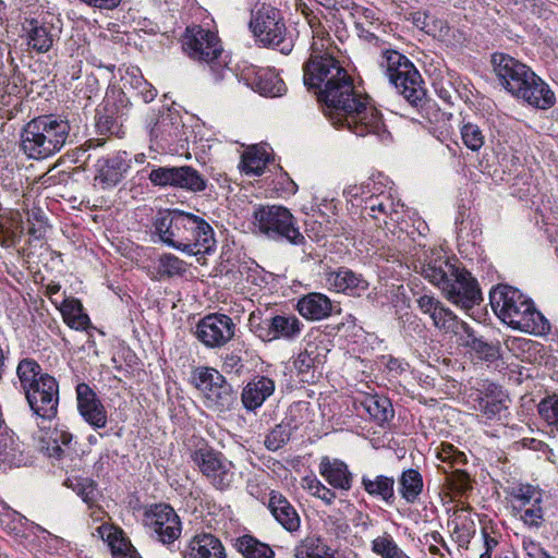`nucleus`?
<instances>
[{"label": "nucleus", "instance_id": "nucleus-55", "mask_svg": "<svg viewBox=\"0 0 558 558\" xmlns=\"http://www.w3.org/2000/svg\"><path fill=\"white\" fill-rule=\"evenodd\" d=\"M518 514L524 524L529 526L538 527L544 521L542 502L533 504L525 509L523 508V510Z\"/></svg>", "mask_w": 558, "mask_h": 558}, {"label": "nucleus", "instance_id": "nucleus-33", "mask_svg": "<svg viewBox=\"0 0 558 558\" xmlns=\"http://www.w3.org/2000/svg\"><path fill=\"white\" fill-rule=\"evenodd\" d=\"M423 476L417 470H404L399 478V493L408 504H414L418 500L423 492Z\"/></svg>", "mask_w": 558, "mask_h": 558}, {"label": "nucleus", "instance_id": "nucleus-62", "mask_svg": "<svg viewBox=\"0 0 558 558\" xmlns=\"http://www.w3.org/2000/svg\"><path fill=\"white\" fill-rule=\"evenodd\" d=\"M46 452L50 458L61 459L64 454V449L58 442L50 440L46 447Z\"/></svg>", "mask_w": 558, "mask_h": 558}, {"label": "nucleus", "instance_id": "nucleus-23", "mask_svg": "<svg viewBox=\"0 0 558 558\" xmlns=\"http://www.w3.org/2000/svg\"><path fill=\"white\" fill-rule=\"evenodd\" d=\"M296 310L301 316L308 320H322L335 312H340V308L336 310L327 295L318 292H311L302 296L298 301Z\"/></svg>", "mask_w": 558, "mask_h": 558}, {"label": "nucleus", "instance_id": "nucleus-39", "mask_svg": "<svg viewBox=\"0 0 558 558\" xmlns=\"http://www.w3.org/2000/svg\"><path fill=\"white\" fill-rule=\"evenodd\" d=\"M101 537H107L112 554L118 558H135V549L131 543L121 535V531L111 526L101 525L98 527Z\"/></svg>", "mask_w": 558, "mask_h": 558}, {"label": "nucleus", "instance_id": "nucleus-25", "mask_svg": "<svg viewBox=\"0 0 558 558\" xmlns=\"http://www.w3.org/2000/svg\"><path fill=\"white\" fill-rule=\"evenodd\" d=\"M319 473L335 489L348 492L352 487L353 474L347 463L339 459L323 457L319 463Z\"/></svg>", "mask_w": 558, "mask_h": 558}, {"label": "nucleus", "instance_id": "nucleus-61", "mask_svg": "<svg viewBox=\"0 0 558 558\" xmlns=\"http://www.w3.org/2000/svg\"><path fill=\"white\" fill-rule=\"evenodd\" d=\"M523 548L530 558L538 557L544 550L533 541H523Z\"/></svg>", "mask_w": 558, "mask_h": 558}, {"label": "nucleus", "instance_id": "nucleus-59", "mask_svg": "<svg viewBox=\"0 0 558 558\" xmlns=\"http://www.w3.org/2000/svg\"><path fill=\"white\" fill-rule=\"evenodd\" d=\"M49 439L53 442H58L63 448V446L66 447L71 444L73 436L69 432L54 429L49 436Z\"/></svg>", "mask_w": 558, "mask_h": 558}, {"label": "nucleus", "instance_id": "nucleus-44", "mask_svg": "<svg viewBox=\"0 0 558 558\" xmlns=\"http://www.w3.org/2000/svg\"><path fill=\"white\" fill-rule=\"evenodd\" d=\"M291 434L290 423L282 422L266 435L264 445L268 450L277 451L290 440Z\"/></svg>", "mask_w": 558, "mask_h": 558}, {"label": "nucleus", "instance_id": "nucleus-54", "mask_svg": "<svg viewBox=\"0 0 558 558\" xmlns=\"http://www.w3.org/2000/svg\"><path fill=\"white\" fill-rule=\"evenodd\" d=\"M121 125L119 117H114L108 109L105 113L98 114L96 126L100 134H119Z\"/></svg>", "mask_w": 558, "mask_h": 558}, {"label": "nucleus", "instance_id": "nucleus-28", "mask_svg": "<svg viewBox=\"0 0 558 558\" xmlns=\"http://www.w3.org/2000/svg\"><path fill=\"white\" fill-rule=\"evenodd\" d=\"M295 558H340L339 551L322 536H306L295 547Z\"/></svg>", "mask_w": 558, "mask_h": 558}, {"label": "nucleus", "instance_id": "nucleus-58", "mask_svg": "<svg viewBox=\"0 0 558 558\" xmlns=\"http://www.w3.org/2000/svg\"><path fill=\"white\" fill-rule=\"evenodd\" d=\"M137 88L142 95V98L145 102H150L157 96V90L149 83L144 81L142 77L137 80Z\"/></svg>", "mask_w": 558, "mask_h": 558}, {"label": "nucleus", "instance_id": "nucleus-36", "mask_svg": "<svg viewBox=\"0 0 558 558\" xmlns=\"http://www.w3.org/2000/svg\"><path fill=\"white\" fill-rule=\"evenodd\" d=\"M61 313L70 328L85 330L90 324L88 315L83 313L82 303L76 299L65 300L62 303Z\"/></svg>", "mask_w": 558, "mask_h": 558}, {"label": "nucleus", "instance_id": "nucleus-14", "mask_svg": "<svg viewBox=\"0 0 558 558\" xmlns=\"http://www.w3.org/2000/svg\"><path fill=\"white\" fill-rule=\"evenodd\" d=\"M145 523L162 544H172L181 535L180 518L167 504L150 506L145 512Z\"/></svg>", "mask_w": 558, "mask_h": 558}, {"label": "nucleus", "instance_id": "nucleus-12", "mask_svg": "<svg viewBox=\"0 0 558 558\" xmlns=\"http://www.w3.org/2000/svg\"><path fill=\"white\" fill-rule=\"evenodd\" d=\"M192 380L207 400L217 408H229L233 403V389L217 369L206 366L197 367L192 373Z\"/></svg>", "mask_w": 558, "mask_h": 558}, {"label": "nucleus", "instance_id": "nucleus-7", "mask_svg": "<svg viewBox=\"0 0 558 558\" xmlns=\"http://www.w3.org/2000/svg\"><path fill=\"white\" fill-rule=\"evenodd\" d=\"M380 68L385 70L389 82L413 107H423L426 102V89L414 64L396 50H386L381 54Z\"/></svg>", "mask_w": 558, "mask_h": 558}, {"label": "nucleus", "instance_id": "nucleus-29", "mask_svg": "<svg viewBox=\"0 0 558 558\" xmlns=\"http://www.w3.org/2000/svg\"><path fill=\"white\" fill-rule=\"evenodd\" d=\"M28 46L39 53L47 52L53 44L51 27L36 19H25L22 24Z\"/></svg>", "mask_w": 558, "mask_h": 558}, {"label": "nucleus", "instance_id": "nucleus-45", "mask_svg": "<svg viewBox=\"0 0 558 558\" xmlns=\"http://www.w3.org/2000/svg\"><path fill=\"white\" fill-rule=\"evenodd\" d=\"M318 353L317 348L314 344H307L303 351H301L294 359V367L300 375H304L303 381H308L307 375L311 369L315 367Z\"/></svg>", "mask_w": 558, "mask_h": 558}, {"label": "nucleus", "instance_id": "nucleus-5", "mask_svg": "<svg viewBox=\"0 0 558 558\" xmlns=\"http://www.w3.org/2000/svg\"><path fill=\"white\" fill-rule=\"evenodd\" d=\"M16 376L32 412L43 420L54 418L59 405L58 380L31 357L17 363Z\"/></svg>", "mask_w": 558, "mask_h": 558}, {"label": "nucleus", "instance_id": "nucleus-42", "mask_svg": "<svg viewBox=\"0 0 558 558\" xmlns=\"http://www.w3.org/2000/svg\"><path fill=\"white\" fill-rule=\"evenodd\" d=\"M511 496L513 501V509L517 511V513L521 512L523 507L525 509L533 504L543 501L541 490L533 487L532 485H521L517 488H513Z\"/></svg>", "mask_w": 558, "mask_h": 558}, {"label": "nucleus", "instance_id": "nucleus-10", "mask_svg": "<svg viewBox=\"0 0 558 558\" xmlns=\"http://www.w3.org/2000/svg\"><path fill=\"white\" fill-rule=\"evenodd\" d=\"M250 27L264 45L278 47L282 52L291 50L284 43L286 25L276 8L263 4L252 13Z\"/></svg>", "mask_w": 558, "mask_h": 558}, {"label": "nucleus", "instance_id": "nucleus-16", "mask_svg": "<svg viewBox=\"0 0 558 558\" xmlns=\"http://www.w3.org/2000/svg\"><path fill=\"white\" fill-rule=\"evenodd\" d=\"M420 311L428 315L434 326L446 332L457 333L459 329L469 332L470 326L446 307L438 299L430 294H423L416 299Z\"/></svg>", "mask_w": 558, "mask_h": 558}, {"label": "nucleus", "instance_id": "nucleus-11", "mask_svg": "<svg viewBox=\"0 0 558 558\" xmlns=\"http://www.w3.org/2000/svg\"><path fill=\"white\" fill-rule=\"evenodd\" d=\"M182 47L191 59L210 64L211 71L216 72V61L222 53L217 34L201 26L189 27Z\"/></svg>", "mask_w": 558, "mask_h": 558}, {"label": "nucleus", "instance_id": "nucleus-35", "mask_svg": "<svg viewBox=\"0 0 558 558\" xmlns=\"http://www.w3.org/2000/svg\"><path fill=\"white\" fill-rule=\"evenodd\" d=\"M235 548L243 558H274L271 547L252 535H243L235 541Z\"/></svg>", "mask_w": 558, "mask_h": 558}, {"label": "nucleus", "instance_id": "nucleus-1", "mask_svg": "<svg viewBox=\"0 0 558 558\" xmlns=\"http://www.w3.org/2000/svg\"><path fill=\"white\" fill-rule=\"evenodd\" d=\"M303 82L326 106L335 126H345L357 136L386 132L380 112L367 95L355 92L352 77L332 54L313 51L303 64Z\"/></svg>", "mask_w": 558, "mask_h": 558}, {"label": "nucleus", "instance_id": "nucleus-4", "mask_svg": "<svg viewBox=\"0 0 558 558\" xmlns=\"http://www.w3.org/2000/svg\"><path fill=\"white\" fill-rule=\"evenodd\" d=\"M489 300L497 316L513 329L537 336L550 331L549 322L518 289L499 286L492 290Z\"/></svg>", "mask_w": 558, "mask_h": 558}, {"label": "nucleus", "instance_id": "nucleus-30", "mask_svg": "<svg viewBox=\"0 0 558 558\" xmlns=\"http://www.w3.org/2000/svg\"><path fill=\"white\" fill-rule=\"evenodd\" d=\"M359 404L379 425L389 422L395 416L393 407L386 397L367 395L359 401Z\"/></svg>", "mask_w": 558, "mask_h": 558}, {"label": "nucleus", "instance_id": "nucleus-64", "mask_svg": "<svg viewBox=\"0 0 558 558\" xmlns=\"http://www.w3.org/2000/svg\"><path fill=\"white\" fill-rule=\"evenodd\" d=\"M387 367L389 371L395 372L396 374H400L404 371L402 361L391 356L387 361Z\"/></svg>", "mask_w": 558, "mask_h": 558}, {"label": "nucleus", "instance_id": "nucleus-26", "mask_svg": "<svg viewBox=\"0 0 558 558\" xmlns=\"http://www.w3.org/2000/svg\"><path fill=\"white\" fill-rule=\"evenodd\" d=\"M129 168L130 165L122 156L100 158L96 163L95 181L99 182L104 189L116 186Z\"/></svg>", "mask_w": 558, "mask_h": 558}, {"label": "nucleus", "instance_id": "nucleus-21", "mask_svg": "<svg viewBox=\"0 0 558 558\" xmlns=\"http://www.w3.org/2000/svg\"><path fill=\"white\" fill-rule=\"evenodd\" d=\"M267 507L275 520L288 532H296L301 526V518L294 506L280 492L269 493Z\"/></svg>", "mask_w": 558, "mask_h": 558}, {"label": "nucleus", "instance_id": "nucleus-13", "mask_svg": "<svg viewBox=\"0 0 558 558\" xmlns=\"http://www.w3.org/2000/svg\"><path fill=\"white\" fill-rule=\"evenodd\" d=\"M441 292L449 302L465 310L472 308L482 301L476 279L464 268H457Z\"/></svg>", "mask_w": 558, "mask_h": 558}, {"label": "nucleus", "instance_id": "nucleus-38", "mask_svg": "<svg viewBox=\"0 0 558 558\" xmlns=\"http://www.w3.org/2000/svg\"><path fill=\"white\" fill-rule=\"evenodd\" d=\"M206 186V179L196 169L191 166L177 167L174 187L197 193Z\"/></svg>", "mask_w": 558, "mask_h": 558}, {"label": "nucleus", "instance_id": "nucleus-47", "mask_svg": "<svg viewBox=\"0 0 558 558\" xmlns=\"http://www.w3.org/2000/svg\"><path fill=\"white\" fill-rule=\"evenodd\" d=\"M461 136L464 145L473 151H477L485 142L482 130L473 123H465L462 126Z\"/></svg>", "mask_w": 558, "mask_h": 558}, {"label": "nucleus", "instance_id": "nucleus-46", "mask_svg": "<svg viewBox=\"0 0 558 558\" xmlns=\"http://www.w3.org/2000/svg\"><path fill=\"white\" fill-rule=\"evenodd\" d=\"M26 222L28 233L35 240L43 239L47 230V221L44 211L38 207H33L26 213Z\"/></svg>", "mask_w": 558, "mask_h": 558}, {"label": "nucleus", "instance_id": "nucleus-49", "mask_svg": "<svg viewBox=\"0 0 558 558\" xmlns=\"http://www.w3.org/2000/svg\"><path fill=\"white\" fill-rule=\"evenodd\" d=\"M538 412L548 425L558 430V395L544 399L538 404Z\"/></svg>", "mask_w": 558, "mask_h": 558}, {"label": "nucleus", "instance_id": "nucleus-56", "mask_svg": "<svg viewBox=\"0 0 558 558\" xmlns=\"http://www.w3.org/2000/svg\"><path fill=\"white\" fill-rule=\"evenodd\" d=\"M477 402V410H480L487 418L496 417L502 410L506 409V405L501 400H496L488 397L480 398Z\"/></svg>", "mask_w": 558, "mask_h": 558}, {"label": "nucleus", "instance_id": "nucleus-32", "mask_svg": "<svg viewBox=\"0 0 558 558\" xmlns=\"http://www.w3.org/2000/svg\"><path fill=\"white\" fill-rule=\"evenodd\" d=\"M364 209L374 220L385 225L388 218L393 220V215L397 214L392 198L389 194L384 193L366 198Z\"/></svg>", "mask_w": 558, "mask_h": 558}, {"label": "nucleus", "instance_id": "nucleus-37", "mask_svg": "<svg viewBox=\"0 0 558 558\" xmlns=\"http://www.w3.org/2000/svg\"><path fill=\"white\" fill-rule=\"evenodd\" d=\"M371 549L380 558H411L389 532L376 536L371 543Z\"/></svg>", "mask_w": 558, "mask_h": 558}, {"label": "nucleus", "instance_id": "nucleus-27", "mask_svg": "<svg viewBox=\"0 0 558 558\" xmlns=\"http://www.w3.org/2000/svg\"><path fill=\"white\" fill-rule=\"evenodd\" d=\"M247 84L257 93L268 97H279L287 92L284 82L270 68L259 69L253 76H246Z\"/></svg>", "mask_w": 558, "mask_h": 558}, {"label": "nucleus", "instance_id": "nucleus-18", "mask_svg": "<svg viewBox=\"0 0 558 558\" xmlns=\"http://www.w3.org/2000/svg\"><path fill=\"white\" fill-rule=\"evenodd\" d=\"M266 328L258 327L255 331L263 340L283 338L293 340L300 336L303 324L295 315H276L266 320Z\"/></svg>", "mask_w": 558, "mask_h": 558}, {"label": "nucleus", "instance_id": "nucleus-20", "mask_svg": "<svg viewBox=\"0 0 558 558\" xmlns=\"http://www.w3.org/2000/svg\"><path fill=\"white\" fill-rule=\"evenodd\" d=\"M183 558H227L222 542L211 533L195 534L183 549Z\"/></svg>", "mask_w": 558, "mask_h": 558}, {"label": "nucleus", "instance_id": "nucleus-51", "mask_svg": "<svg viewBox=\"0 0 558 558\" xmlns=\"http://www.w3.org/2000/svg\"><path fill=\"white\" fill-rule=\"evenodd\" d=\"M170 126V117L157 113H153L148 117L146 125L151 138H162L168 133Z\"/></svg>", "mask_w": 558, "mask_h": 558}, {"label": "nucleus", "instance_id": "nucleus-2", "mask_svg": "<svg viewBox=\"0 0 558 558\" xmlns=\"http://www.w3.org/2000/svg\"><path fill=\"white\" fill-rule=\"evenodd\" d=\"M492 65L499 84L527 105L547 110L556 102L554 92L526 64L505 53H494Z\"/></svg>", "mask_w": 558, "mask_h": 558}, {"label": "nucleus", "instance_id": "nucleus-17", "mask_svg": "<svg viewBox=\"0 0 558 558\" xmlns=\"http://www.w3.org/2000/svg\"><path fill=\"white\" fill-rule=\"evenodd\" d=\"M77 410L82 417L94 428L107 425V412L96 392L85 383L76 386Z\"/></svg>", "mask_w": 558, "mask_h": 558}, {"label": "nucleus", "instance_id": "nucleus-31", "mask_svg": "<svg viewBox=\"0 0 558 558\" xmlns=\"http://www.w3.org/2000/svg\"><path fill=\"white\" fill-rule=\"evenodd\" d=\"M362 487L373 498H378L387 504L395 500V480L386 475H376L374 477L363 475L361 480Z\"/></svg>", "mask_w": 558, "mask_h": 558}, {"label": "nucleus", "instance_id": "nucleus-22", "mask_svg": "<svg viewBox=\"0 0 558 558\" xmlns=\"http://www.w3.org/2000/svg\"><path fill=\"white\" fill-rule=\"evenodd\" d=\"M457 268L446 255L433 252L422 264L421 272L425 279L441 290Z\"/></svg>", "mask_w": 558, "mask_h": 558}, {"label": "nucleus", "instance_id": "nucleus-19", "mask_svg": "<svg viewBox=\"0 0 558 558\" xmlns=\"http://www.w3.org/2000/svg\"><path fill=\"white\" fill-rule=\"evenodd\" d=\"M326 284L329 290L342 292L351 296H361L368 289L367 280L344 267L327 272Z\"/></svg>", "mask_w": 558, "mask_h": 558}, {"label": "nucleus", "instance_id": "nucleus-34", "mask_svg": "<svg viewBox=\"0 0 558 558\" xmlns=\"http://www.w3.org/2000/svg\"><path fill=\"white\" fill-rule=\"evenodd\" d=\"M24 231L20 213L11 214L10 217H0V245L13 247L20 241Z\"/></svg>", "mask_w": 558, "mask_h": 558}, {"label": "nucleus", "instance_id": "nucleus-6", "mask_svg": "<svg viewBox=\"0 0 558 558\" xmlns=\"http://www.w3.org/2000/svg\"><path fill=\"white\" fill-rule=\"evenodd\" d=\"M66 120L53 114L39 116L28 121L21 132V149L29 158L43 160L59 153L70 134Z\"/></svg>", "mask_w": 558, "mask_h": 558}, {"label": "nucleus", "instance_id": "nucleus-8", "mask_svg": "<svg viewBox=\"0 0 558 558\" xmlns=\"http://www.w3.org/2000/svg\"><path fill=\"white\" fill-rule=\"evenodd\" d=\"M254 225L272 240H287L291 244L301 245L305 238L296 227L293 215L282 206H259L254 211Z\"/></svg>", "mask_w": 558, "mask_h": 558}, {"label": "nucleus", "instance_id": "nucleus-43", "mask_svg": "<svg viewBox=\"0 0 558 558\" xmlns=\"http://www.w3.org/2000/svg\"><path fill=\"white\" fill-rule=\"evenodd\" d=\"M468 335L466 345L470 347L474 352L480 354V356L488 362L496 361L499 359V345L495 343H488L484 341L482 338H477L474 336L472 328L470 327Z\"/></svg>", "mask_w": 558, "mask_h": 558}, {"label": "nucleus", "instance_id": "nucleus-40", "mask_svg": "<svg viewBox=\"0 0 558 558\" xmlns=\"http://www.w3.org/2000/svg\"><path fill=\"white\" fill-rule=\"evenodd\" d=\"M268 154L257 146H252L242 155V170L246 174L260 175L268 161Z\"/></svg>", "mask_w": 558, "mask_h": 558}, {"label": "nucleus", "instance_id": "nucleus-24", "mask_svg": "<svg viewBox=\"0 0 558 558\" xmlns=\"http://www.w3.org/2000/svg\"><path fill=\"white\" fill-rule=\"evenodd\" d=\"M275 381L267 376H255L243 388L241 401L247 411H255L274 395Z\"/></svg>", "mask_w": 558, "mask_h": 558}, {"label": "nucleus", "instance_id": "nucleus-57", "mask_svg": "<svg viewBox=\"0 0 558 558\" xmlns=\"http://www.w3.org/2000/svg\"><path fill=\"white\" fill-rule=\"evenodd\" d=\"M310 489L313 490V495L325 501L327 505H331L336 499V494L332 489L326 487L319 481L314 480L310 485Z\"/></svg>", "mask_w": 558, "mask_h": 558}, {"label": "nucleus", "instance_id": "nucleus-63", "mask_svg": "<svg viewBox=\"0 0 558 558\" xmlns=\"http://www.w3.org/2000/svg\"><path fill=\"white\" fill-rule=\"evenodd\" d=\"M483 536H484V545H485V551L493 553V550L498 545V539L494 536H490L486 530H483Z\"/></svg>", "mask_w": 558, "mask_h": 558}, {"label": "nucleus", "instance_id": "nucleus-48", "mask_svg": "<svg viewBox=\"0 0 558 558\" xmlns=\"http://www.w3.org/2000/svg\"><path fill=\"white\" fill-rule=\"evenodd\" d=\"M441 470L447 475L446 482L449 485L450 489L454 490L458 494H464L468 490L472 489L471 478L466 472L462 470L449 472L445 468H442Z\"/></svg>", "mask_w": 558, "mask_h": 558}, {"label": "nucleus", "instance_id": "nucleus-41", "mask_svg": "<svg viewBox=\"0 0 558 558\" xmlns=\"http://www.w3.org/2000/svg\"><path fill=\"white\" fill-rule=\"evenodd\" d=\"M65 485L72 488L89 508H93L98 498L97 484L86 477L68 478Z\"/></svg>", "mask_w": 558, "mask_h": 558}, {"label": "nucleus", "instance_id": "nucleus-53", "mask_svg": "<svg viewBox=\"0 0 558 558\" xmlns=\"http://www.w3.org/2000/svg\"><path fill=\"white\" fill-rule=\"evenodd\" d=\"M437 458L450 465L466 463V456L459 451L453 445L442 442L437 451Z\"/></svg>", "mask_w": 558, "mask_h": 558}, {"label": "nucleus", "instance_id": "nucleus-3", "mask_svg": "<svg viewBox=\"0 0 558 558\" xmlns=\"http://www.w3.org/2000/svg\"><path fill=\"white\" fill-rule=\"evenodd\" d=\"M155 228L163 243L189 255L208 254L216 243L210 225L190 213L162 215L156 219Z\"/></svg>", "mask_w": 558, "mask_h": 558}, {"label": "nucleus", "instance_id": "nucleus-9", "mask_svg": "<svg viewBox=\"0 0 558 558\" xmlns=\"http://www.w3.org/2000/svg\"><path fill=\"white\" fill-rule=\"evenodd\" d=\"M191 459L216 489L226 490L231 487L235 477L234 464L221 452L203 445L191 453Z\"/></svg>", "mask_w": 558, "mask_h": 558}, {"label": "nucleus", "instance_id": "nucleus-50", "mask_svg": "<svg viewBox=\"0 0 558 558\" xmlns=\"http://www.w3.org/2000/svg\"><path fill=\"white\" fill-rule=\"evenodd\" d=\"M159 269L168 277L179 276L186 271V264L172 254H165L159 258Z\"/></svg>", "mask_w": 558, "mask_h": 558}, {"label": "nucleus", "instance_id": "nucleus-15", "mask_svg": "<svg viewBox=\"0 0 558 558\" xmlns=\"http://www.w3.org/2000/svg\"><path fill=\"white\" fill-rule=\"evenodd\" d=\"M235 332V324L225 314H209L196 326V338L207 348H221L227 344Z\"/></svg>", "mask_w": 558, "mask_h": 558}, {"label": "nucleus", "instance_id": "nucleus-52", "mask_svg": "<svg viewBox=\"0 0 558 558\" xmlns=\"http://www.w3.org/2000/svg\"><path fill=\"white\" fill-rule=\"evenodd\" d=\"M177 167H159L153 169L148 175L155 186H172L175 183Z\"/></svg>", "mask_w": 558, "mask_h": 558}, {"label": "nucleus", "instance_id": "nucleus-60", "mask_svg": "<svg viewBox=\"0 0 558 558\" xmlns=\"http://www.w3.org/2000/svg\"><path fill=\"white\" fill-rule=\"evenodd\" d=\"M83 2L87 3L88 5L98 8V9H105V10H113L116 9L121 0H82Z\"/></svg>", "mask_w": 558, "mask_h": 558}]
</instances>
